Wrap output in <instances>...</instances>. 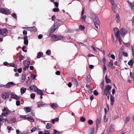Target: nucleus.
I'll return each instance as SVG.
<instances>
[{"instance_id": "dca6fc26", "label": "nucleus", "mask_w": 134, "mask_h": 134, "mask_svg": "<svg viewBox=\"0 0 134 134\" xmlns=\"http://www.w3.org/2000/svg\"><path fill=\"white\" fill-rule=\"evenodd\" d=\"M26 89L24 87H22L20 89V92L21 94H23L25 92Z\"/></svg>"}, {"instance_id": "c03bdc74", "label": "nucleus", "mask_w": 134, "mask_h": 134, "mask_svg": "<svg viewBox=\"0 0 134 134\" xmlns=\"http://www.w3.org/2000/svg\"><path fill=\"white\" fill-rule=\"evenodd\" d=\"M130 117L129 116L128 117L126 118L125 119V122L126 123L129 120Z\"/></svg>"}, {"instance_id": "393cba45", "label": "nucleus", "mask_w": 134, "mask_h": 134, "mask_svg": "<svg viewBox=\"0 0 134 134\" xmlns=\"http://www.w3.org/2000/svg\"><path fill=\"white\" fill-rule=\"evenodd\" d=\"M5 13H4L5 14H9L10 13V11L8 9H5Z\"/></svg>"}, {"instance_id": "9d476101", "label": "nucleus", "mask_w": 134, "mask_h": 134, "mask_svg": "<svg viewBox=\"0 0 134 134\" xmlns=\"http://www.w3.org/2000/svg\"><path fill=\"white\" fill-rule=\"evenodd\" d=\"M108 66L112 69H114V67L113 66V61L111 60L110 62L109 63V64L108 65Z\"/></svg>"}, {"instance_id": "a211bd4d", "label": "nucleus", "mask_w": 134, "mask_h": 134, "mask_svg": "<svg viewBox=\"0 0 134 134\" xmlns=\"http://www.w3.org/2000/svg\"><path fill=\"white\" fill-rule=\"evenodd\" d=\"M101 121V118L99 117L97 118L96 120V124L97 125L100 123Z\"/></svg>"}, {"instance_id": "4c0bfd02", "label": "nucleus", "mask_w": 134, "mask_h": 134, "mask_svg": "<svg viewBox=\"0 0 134 134\" xmlns=\"http://www.w3.org/2000/svg\"><path fill=\"white\" fill-rule=\"evenodd\" d=\"M133 63V61L132 60H131L129 61L128 63V64L129 65L131 66L132 65Z\"/></svg>"}, {"instance_id": "58836bf2", "label": "nucleus", "mask_w": 134, "mask_h": 134, "mask_svg": "<svg viewBox=\"0 0 134 134\" xmlns=\"http://www.w3.org/2000/svg\"><path fill=\"white\" fill-rule=\"evenodd\" d=\"M46 54L48 55H49L51 54V51L50 50H48L46 52Z\"/></svg>"}, {"instance_id": "39448f33", "label": "nucleus", "mask_w": 134, "mask_h": 134, "mask_svg": "<svg viewBox=\"0 0 134 134\" xmlns=\"http://www.w3.org/2000/svg\"><path fill=\"white\" fill-rule=\"evenodd\" d=\"M30 62L28 61H25L24 62V65L25 66V68L24 69L25 70L26 68H28Z\"/></svg>"}, {"instance_id": "69168bd1", "label": "nucleus", "mask_w": 134, "mask_h": 134, "mask_svg": "<svg viewBox=\"0 0 134 134\" xmlns=\"http://www.w3.org/2000/svg\"><path fill=\"white\" fill-rule=\"evenodd\" d=\"M56 75H59L60 74V71H58L56 72L55 73Z\"/></svg>"}, {"instance_id": "423d86ee", "label": "nucleus", "mask_w": 134, "mask_h": 134, "mask_svg": "<svg viewBox=\"0 0 134 134\" xmlns=\"http://www.w3.org/2000/svg\"><path fill=\"white\" fill-rule=\"evenodd\" d=\"M29 89L30 91H37V90L38 89L37 87L35 86L31 85L30 86Z\"/></svg>"}, {"instance_id": "37998d69", "label": "nucleus", "mask_w": 134, "mask_h": 134, "mask_svg": "<svg viewBox=\"0 0 134 134\" xmlns=\"http://www.w3.org/2000/svg\"><path fill=\"white\" fill-rule=\"evenodd\" d=\"M24 43L26 45H27L28 43V41L27 40H24Z\"/></svg>"}, {"instance_id": "49530a36", "label": "nucleus", "mask_w": 134, "mask_h": 134, "mask_svg": "<svg viewBox=\"0 0 134 134\" xmlns=\"http://www.w3.org/2000/svg\"><path fill=\"white\" fill-rule=\"evenodd\" d=\"M50 131L49 130L45 131L44 132V134H49V133Z\"/></svg>"}, {"instance_id": "5701e85b", "label": "nucleus", "mask_w": 134, "mask_h": 134, "mask_svg": "<svg viewBox=\"0 0 134 134\" xmlns=\"http://www.w3.org/2000/svg\"><path fill=\"white\" fill-rule=\"evenodd\" d=\"M94 128L91 129L88 133V134H93L94 132Z\"/></svg>"}, {"instance_id": "c756f323", "label": "nucleus", "mask_w": 134, "mask_h": 134, "mask_svg": "<svg viewBox=\"0 0 134 134\" xmlns=\"http://www.w3.org/2000/svg\"><path fill=\"white\" fill-rule=\"evenodd\" d=\"M51 127V124H50L48 123L46 125V127L47 129H50Z\"/></svg>"}, {"instance_id": "ea45409f", "label": "nucleus", "mask_w": 134, "mask_h": 134, "mask_svg": "<svg viewBox=\"0 0 134 134\" xmlns=\"http://www.w3.org/2000/svg\"><path fill=\"white\" fill-rule=\"evenodd\" d=\"M88 122L89 124L91 125L93 124V121L91 120H89L88 121Z\"/></svg>"}, {"instance_id": "bf43d9fd", "label": "nucleus", "mask_w": 134, "mask_h": 134, "mask_svg": "<svg viewBox=\"0 0 134 134\" xmlns=\"http://www.w3.org/2000/svg\"><path fill=\"white\" fill-rule=\"evenodd\" d=\"M94 95L96 96H97L98 95V93L97 91L96 90H95L94 92Z\"/></svg>"}, {"instance_id": "7ed1b4c3", "label": "nucleus", "mask_w": 134, "mask_h": 134, "mask_svg": "<svg viewBox=\"0 0 134 134\" xmlns=\"http://www.w3.org/2000/svg\"><path fill=\"white\" fill-rule=\"evenodd\" d=\"M20 118H24L32 122H34V120L32 118L31 116L29 115H21L20 116Z\"/></svg>"}, {"instance_id": "cd10ccee", "label": "nucleus", "mask_w": 134, "mask_h": 134, "mask_svg": "<svg viewBox=\"0 0 134 134\" xmlns=\"http://www.w3.org/2000/svg\"><path fill=\"white\" fill-rule=\"evenodd\" d=\"M25 110L27 113L30 112L31 110V108L29 107H26Z\"/></svg>"}, {"instance_id": "0e129e2a", "label": "nucleus", "mask_w": 134, "mask_h": 134, "mask_svg": "<svg viewBox=\"0 0 134 134\" xmlns=\"http://www.w3.org/2000/svg\"><path fill=\"white\" fill-rule=\"evenodd\" d=\"M8 121H9L8 120V119L6 118L4 119H3V122H7V121L8 122Z\"/></svg>"}, {"instance_id": "2eb2a0df", "label": "nucleus", "mask_w": 134, "mask_h": 134, "mask_svg": "<svg viewBox=\"0 0 134 134\" xmlns=\"http://www.w3.org/2000/svg\"><path fill=\"white\" fill-rule=\"evenodd\" d=\"M36 92H37V93L38 94H39L41 96L43 95V92L41 90L38 88V89L37 90V91Z\"/></svg>"}, {"instance_id": "f03ea898", "label": "nucleus", "mask_w": 134, "mask_h": 134, "mask_svg": "<svg viewBox=\"0 0 134 134\" xmlns=\"http://www.w3.org/2000/svg\"><path fill=\"white\" fill-rule=\"evenodd\" d=\"M11 113V112L7 108L4 107L2 110V115L3 116H7L9 114Z\"/></svg>"}, {"instance_id": "680f3d73", "label": "nucleus", "mask_w": 134, "mask_h": 134, "mask_svg": "<svg viewBox=\"0 0 134 134\" xmlns=\"http://www.w3.org/2000/svg\"><path fill=\"white\" fill-rule=\"evenodd\" d=\"M52 38L53 39V40L54 41V40L55 39H56L57 38V36H56L55 35H53L52 36Z\"/></svg>"}, {"instance_id": "774afa93", "label": "nucleus", "mask_w": 134, "mask_h": 134, "mask_svg": "<svg viewBox=\"0 0 134 134\" xmlns=\"http://www.w3.org/2000/svg\"><path fill=\"white\" fill-rule=\"evenodd\" d=\"M43 36L42 35L40 34L38 35V38L39 39H41L42 37Z\"/></svg>"}, {"instance_id": "0eeeda50", "label": "nucleus", "mask_w": 134, "mask_h": 134, "mask_svg": "<svg viewBox=\"0 0 134 134\" xmlns=\"http://www.w3.org/2000/svg\"><path fill=\"white\" fill-rule=\"evenodd\" d=\"M8 33V31L6 29H2L1 35L3 36H5Z\"/></svg>"}, {"instance_id": "c9c22d12", "label": "nucleus", "mask_w": 134, "mask_h": 134, "mask_svg": "<svg viewBox=\"0 0 134 134\" xmlns=\"http://www.w3.org/2000/svg\"><path fill=\"white\" fill-rule=\"evenodd\" d=\"M85 28L84 26L80 25L79 27V29L82 30H83Z\"/></svg>"}, {"instance_id": "e433bc0d", "label": "nucleus", "mask_w": 134, "mask_h": 134, "mask_svg": "<svg viewBox=\"0 0 134 134\" xmlns=\"http://www.w3.org/2000/svg\"><path fill=\"white\" fill-rule=\"evenodd\" d=\"M103 67L104 68L103 72L104 73L107 70V68L105 64H104L103 65Z\"/></svg>"}, {"instance_id": "f257e3e1", "label": "nucleus", "mask_w": 134, "mask_h": 134, "mask_svg": "<svg viewBox=\"0 0 134 134\" xmlns=\"http://www.w3.org/2000/svg\"><path fill=\"white\" fill-rule=\"evenodd\" d=\"M92 19L95 27L97 28H98V26L100 24V22L98 17L96 15H94L92 16Z\"/></svg>"}, {"instance_id": "f8f14e48", "label": "nucleus", "mask_w": 134, "mask_h": 134, "mask_svg": "<svg viewBox=\"0 0 134 134\" xmlns=\"http://www.w3.org/2000/svg\"><path fill=\"white\" fill-rule=\"evenodd\" d=\"M11 97L16 100L18 98V97L13 93H12L11 94Z\"/></svg>"}, {"instance_id": "a18cd8bd", "label": "nucleus", "mask_w": 134, "mask_h": 134, "mask_svg": "<svg viewBox=\"0 0 134 134\" xmlns=\"http://www.w3.org/2000/svg\"><path fill=\"white\" fill-rule=\"evenodd\" d=\"M59 132L58 131L56 130H54V131L53 132V133L54 134H56L58 133Z\"/></svg>"}, {"instance_id": "b1692460", "label": "nucleus", "mask_w": 134, "mask_h": 134, "mask_svg": "<svg viewBox=\"0 0 134 134\" xmlns=\"http://www.w3.org/2000/svg\"><path fill=\"white\" fill-rule=\"evenodd\" d=\"M50 106L53 108H55L57 107V105L55 103H51V104Z\"/></svg>"}, {"instance_id": "8fccbe9b", "label": "nucleus", "mask_w": 134, "mask_h": 134, "mask_svg": "<svg viewBox=\"0 0 134 134\" xmlns=\"http://www.w3.org/2000/svg\"><path fill=\"white\" fill-rule=\"evenodd\" d=\"M59 25H60V24H59L58 25H57V26L56 27V28H54L53 29H52L51 30V31L52 32H54V31H55L56 30V28H57V27H58V26H59Z\"/></svg>"}, {"instance_id": "6e6d98bb", "label": "nucleus", "mask_w": 134, "mask_h": 134, "mask_svg": "<svg viewBox=\"0 0 134 134\" xmlns=\"http://www.w3.org/2000/svg\"><path fill=\"white\" fill-rule=\"evenodd\" d=\"M24 58V57L23 56H21L20 57H19V59L20 60H23Z\"/></svg>"}, {"instance_id": "13d9d810", "label": "nucleus", "mask_w": 134, "mask_h": 134, "mask_svg": "<svg viewBox=\"0 0 134 134\" xmlns=\"http://www.w3.org/2000/svg\"><path fill=\"white\" fill-rule=\"evenodd\" d=\"M37 129V128L35 127H34L31 130V132H33L34 131L36 130Z\"/></svg>"}, {"instance_id": "4468645a", "label": "nucleus", "mask_w": 134, "mask_h": 134, "mask_svg": "<svg viewBox=\"0 0 134 134\" xmlns=\"http://www.w3.org/2000/svg\"><path fill=\"white\" fill-rule=\"evenodd\" d=\"M29 30L31 31H37V29L35 26L30 27Z\"/></svg>"}, {"instance_id": "3c124183", "label": "nucleus", "mask_w": 134, "mask_h": 134, "mask_svg": "<svg viewBox=\"0 0 134 134\" xmlns=\"http://www.w3.org/2000/svg\"><path fill=\"white\" fill-rule=\"evenodd\" d=\"M31 78H32L33 79H35V78L36 76L35 75H34L33 74H31Z\"/></svg>"}, {"instance_id": "e2e57ef3", "label": "nucleus", "mask_w": 134, "mask_h": 134, "mask_svg": "<svg viewBox=\"0 0 134 134\" xmlns=\"http://www.w3.org/2000/svg\"><path fill=\"white\" fill-rule=\"evenodd\" d=\"M133 56L134 57V48L132 47V48Z\"/></svg>"}, {"instance_id": "f704fd0d", "label": "nucleus", "mask_w": 134, "mask_h": 134, "mask_svg": "<svg viewBox=\"0 0 134 134\" xmlns=\"http://www.w3.org/2000/svg\"><path fill=\"white\" fill-rule=\"evenodd\" d=\"M104 83L103 82V81L102 82H101L100 85V87L102 90H103L104 89Z\"/></svg>"}, {"instance_id": "052dcab7", "label": "nucleus", "mask_w": 134, "mask_h": 134, "mask_svg": "<svg viewBox=\"0 0 134 134\" xmlns=\"http://www.w3.org/2000/svg\"><path fill=\"white\" fill-rule=\"evenodd\" d=\"M7 127V128L9 130H13V129L10 126H8Z\"/></svg>"}, {"instance_id": "9b49d317", "label": "nucleus", "mask_w": 134, "mask_h": 134, "mask_svg": "<svg viewBox=\"0 0 134 134\" xmlns=\"http://www.w3.org/2000/svg\"><path fill=\"white\" fill-rule=\"evenodd\" d=\"M116 37L118 39L120 43L121 41V40L120 38V37L119 36V31H118L116 33Z\"/></svg>"}, {"instance_id": "5fc2aeb1", "label": "nucleus", "mask_w": 134, "mask_h": 134, "mask_svg": "<svg viewBox=\"0 0 134 134\" xmlns=\"http://www.w3.org/2000/svg\"><path fill=\"white\" fill-rule=\"evenodd\" d=\"M103 63L104 64H105V63L106 62V59L104 57L103 59Z\"/></svg>"}, {"instance_id": "4be33fe9", "label": "nucleus", "mask_w": 134, "mask_h": 134, "mask_svg": "<svg viewBox=\"0 0 134 134\" xmlns=\"http://www.w3.org/2000/svg\"><path fill=\"white\" fill-rule=\"evenodd\" d=\"M105 79L106 82L107 83H108L111 81L107 77V75H106L105 76Z\"/></svg>"}, {"instance_id": "473e14b6", "label": "nucleus", "mask_w": 134, "mask_h": 134, "mask_svg": "<svg viewBox=\"0 0 134 134\" xmlns=\"http://www.w3.org/2000/svg\"><path fill=\"white\" fill-rule=\"evenodd\" d=\"M5 9L1 8L0 9V12L4 14L5 13Z\"/></svg>"}, {"instance_id": "ddd939ff", "label": "nucleus", "mask_w": 134, "mask_h": 134, "mask_svg": "<svg viewBox=\"0 0 134 134\" xmlns=\"http://www.w3.org/2000/svg\"><path fill=\"white\" fill-rule=\"evenodd\" d=\"M111 88V87L109 85H106L105 87V89L104 90L107 91H110Z\"/></svg>"}, {"instance_id": "1a4fd4ad", "label": "nucleus", "mask_w": 134, "mask_h": 134, "mask_svg": "<svg viewBox=\"0 0 134 134\" xmlns=\"http://www.w3.org/2000/svg\"><path fill=\"white\" fill-rule=\"evenodd\" d=\"M120 32L122 36L124 37L125 35L127 33V32L125 29H122L120 30Z\"/></svg>"}, {"instance_id": "7c9ffc66", "label": "nucleus", "mask_w": 134, "mask_h": 134, "mask_svg": "<svg viewBox=\"0 0 134 134\" xmlns=\"http://www.w3.org/2000/svg\"><path fill=\"white\" fill-rule=\"evenodd\" d=\"M72 81L74 82V83L76 85H77V81L76 79L75 78H72Z\"/></svg>"}, {"instance_id": "603ef678", "label": "nucleus", "mask_w": 134, "mask_h": 134, "mask_svg": "<svg viewBox=\"0 0 134 134\" xmlns=\"http://www.w3.org/2000/svg\"><path fill=\"white\" fill-rule=\"evenodd\" d=\"M26 48V46H23V48H22V50L24 52H26L27 51V50H24V49H25Z\"/></svg>"}, {"instance_id": "09e8293b", "label": "nucleus", "mask_w": 134, "mask_h": 134, "mask_svg": "<svg viewBox=\"0 0 134 134\" xmlns=\"http://www.w3.org/2000/svg\"><path fill=\"white\" fill-rule=\"evenodd\" d=\"M54 4L56 7H58L59 5V4L57 2H55L54 3Z\"/></svg>"}, {"instance_id": "bb28decb", "label": "nucleus", "mask_w": 134, "mask_h": 134, "mask_svg": "<svg viewBox=\"0 0 134 134\" xmlns=\"http://www.w3.org/2000/svg\"><path fill=\"white\" fill-rule=\"evenodd\" d=\"M16 121V119L15 118H13L12 119H11V121L9 120V121H8V122L10 123H12V122H15Z\"/></svg>"}, {"instance_id": "864d4df0", "label": "nucleus", "mask_w": 134, "mask_h": 134, "mask_svg": "<svg viewBox=\"0 0 134 134\" xmlns=\"http://www.w3.org/2000/svg\"><path fill=\"white\" fill-rule=\"evenodd\" d=\"M123 55L125 57H127L128 55L127 54L126 52H123L122 53Z\"/></svg>"}, {"instance_id": "79ce46f5", "label": "nucleus", "mask_w": 134, "mask_h": 134, "mask_svg": "<svg viewBox=\"0 0 134 134\" xmlns=\"http://www.w3.org/2000/svg\"><path fill=\"white\" fill-rule=\"evenodd\" d=\"M53 10L54 12H58L59 10V9L58 8H54L53 9Z\"/></svg>"}, {"instance_id": "a878e982", "label": "nucleus", "mask_w": 134, "mask_h": 134, "mask_svg": "<svg viewBox=\"0 0 134 134\" xmlns=\"http://www.w3.org/2000/svg\"><path fill=\"white\" fill-rule=\"evenodd\" d=\"M108 120V118L106 115H104L103 117V121L104 122H107Z\"/></svg>"}, {"instance_id": "c85d7f7f", "label": "nucleus", "mask_w": 134, "mask_h": 134, "mask_svg": "<svg viewBox=\"0 0 134 134\" xmlns=\"http://www.w3.org/2000/svg\"><path fill=\"white\" fill-rule=\"evenodd\" d=\"M43 54L42 52H39L38 53L37 58H40L41 57V56L43 55Z\"/></svg>"}, {"instance_id": "338daca9", "label": "nucleus", "mask_w": 134, "mask_h": 134, "mask_svg": "<svg viewBox=\"0 0 134 134\" xmlns=\"http://www.w3.org/2000/svg\"><path fill=\"white\" fill-rule=\"evenodd\" d=\"M91 47L94 51H97L96 49L94 47V46H91Z\"/></svg>"}, {"instance_id": "a19ab883", "label": "nucleus", "mask_w": 134, "mask_h": 134, "mask_svg": "<svg viewBox=\"0 0 134 134\" xmlns=\"http://www.w3.org/2000/svg\"><path fill=\"white\" fill-rule=\"evenodd\" d=\"M35 97V94L34 93H32L31 94V99H34Z\"/></svg>"}, {"instance_id": "f3484780", "label": "nucleus", "mask_w": 134, "mask_h": 134, "mask_svg": "<svg viewBox=\"0 0 134 134\" xmlns=\"http://www.w3.org/2000/svg\"><path fill=\"white\" fill-rule=\"evenodd\" d=\"M110 91H107L104 90L103 91V94L105 96L108 94H110Z\"/></svg>"}, {"instance_id": "de8ad7c7", "label": "nucleus", "mask_w": 134, "mask_h": 134, "mask_svg": "<svg viewBox=\"0 0 134 134\" xmlns=\"http://www.w3.org/2000/svg\"><path fill=\"white\" fill-rule=\"evenodd\" d=\"M86 15H84L82 17V19L84 21H85V19L86 18Z\"/></svg>"}, {"instance_id": "2f4dec72", "label": "nucleus", "mask_w": 134, "mask_h": 134, "mask_svg": "<svg viewBox=\"0 0 134 134\" xmlns=\"http://www.w3.org/2000/svg\"><path fill=\"white\" fill-rule=\"evenodd\" d=\"M80 120L81 122H83L85 121L86 119L83 116L80 117Z\"/></svg>"}, {"instance_id": "6e6552de", "label": "nucleus", "mask_w": 134, "mask_h": 134, "mask_svg": "<svg viewBox=\"0 0 134 134\" xmlns=\"http://www.w3.org/2000/svg\"><path fill=\"white\" fill-rule=\"evenodd\" d=\"M15 85V84L13 82H9L7 83L6 85V87L9 88L13 85Z\"/></svg>"}, {"instance_id": "4d7b16f0", "label": "nucleus", "mask_w": 134, "mask_h": 134, "mask_svg": "<svg viewBox=\"0 0 134 134\" xmlns=\"http://www.w3.org/2000/svg\"><path fill=\"white\" fill-rule=\"evenodd\" d=\"M113 11L115 12H116V8L115 7H114L113 8Z\"/></svg>"}, {"instance_id": "20e7f679", "label": "nucleus", "mask_w": 134, "mask_h": 134, "mask_svg": "<svg viewBox=\"0 0 134 134\" xmlns=\"http://www.w3.org/2000/svg\"><path fill=\"white\" fill-rule=\"evenodd\" d=\"M10 93L9 92H4L2 94V97L4 99H6L9 97Z\"/></svg>"}, {"instance_id": "aec40b11", "label": "nucleus", "mask_w": 134, "mask_h": 134, "mask_svg": "<svg viewBox=\"0 0 134 134\" xmlns=\"http://www.w3.org/2000/svg\"><path fill=\"white\" fill-rule=\"evenodd\" d=\"M116 20L117 23H119L120 21V19L119 14H117L116 16Z\"/></svg>"}, {"instance_id": "72a5a7b5", "label": "nucleus", "mask_w": 134, "mask_h": 134, "mask_svg": "<svg viewBox=\"0 0 134 134\" xmlns=\"http://www.w3.org/2000/svg\"><path fill=\"white\" fill-rule=\"evenodd\" d=\"M3 116L2 115V116H0V124H2L1 122H3Z\"/></svg>"}, {"instance_id": "6ab92c4d", "label": "nucleus", "mask_w": 134, "mask_h": 134, "mask_svg": "<svg viewBox=\"0 0 134 134\" xmlns=\"http://www.w3.org/2000/svg\"><path fill=\"white\" fill-rule=\"evenodd\" d=\"M110 101L111 105H113L114 101V97L113 96H112L111 95V98L110 99Z\"/></svg>"}, {"instance_id": "412c9836", "label": "nucleus", "mask_w": 134, "mask_h": 134, "mask_svg": "<svg viewBox=\"0 0 134 134\" xmlns=\"http://www.w3.org/2000/svg\"><path fill=\"white\" fill-rule=\"evenodd\" d=\"M57 38H56V39H55L54 40V41H58V40H61L63 38V36H57Z\"/></svg>"}]
</instances>
